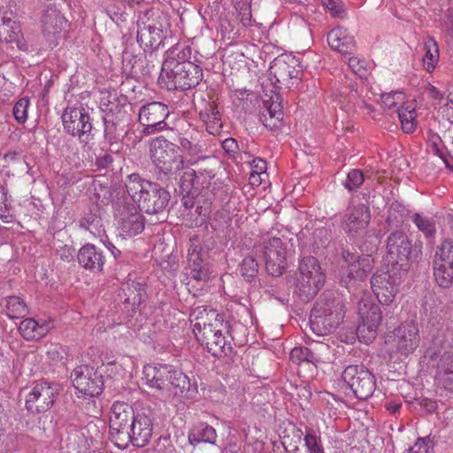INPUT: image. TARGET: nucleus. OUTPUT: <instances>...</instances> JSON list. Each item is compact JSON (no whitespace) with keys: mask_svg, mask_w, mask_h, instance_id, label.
Here are the masks:
<instances>
[{"mask_svg":"<svg viewBox=\"0 0 453 453\" xmlns=\"http://www.w3.org/2000/svg\"><path fill=\"white\" fill-rule=\"evenodd\" d=\"M163 41L162 25L154 19L144 20L140 18L137 21V42L144 50H156Z\"/></svg>","mask_w":453,"mask_h":453,"instance_id":"23","label":"nucleus"},{"mask_svg":"<svg viewBox=\"0 0 453 453\" xmlns=\"http://www.w3.org/2000/svg\"><path fill=\"white\" fill-rule=\"evenodd\" d=\"M207 251L201 246L198 236L194 235L189 238V247L188 250V272L187 285L196 287V283L203 288L209 279V269L206 263Z\"/></svg>","mask_w":453,"mask_h":453,"instance_id":"11","label":"nucleus"},{"mask_svg":"<svg viewBox=\"0 0 453 453\" xmlns=\"http://www.w3.org/2000/svg\"><path fill=\"white\" fill-rule=\"evenodd\" d=\"M398 118L402 124V128L405 133H411L416 127L415 124V108L411 104L401 106L397 109Z\"/></svg>","mask_w":453,"mask_h":453,"instance_id":"44","label":"nucleus"},{"mask_svg":"<svg viewBox=\"0 0 453 453\" xmlns=\"http://www.w3.org/2000/svg\"><path fill=\"white\" fill-rule=\"evenodd\" d=\"M302 73L301 64L295 56L285 54L276 58L269 69V80L277 88H290Z\"/></svg>","mask_w":453,"mask_h":453,"instance_id":"10","label":"nucleus"},{"mask_svg":"<svg viewBox=\"0 0 453 453\" xmlns=\"http://www.w3.org/2000/svg\"><path fill=\"white\" fill-rule=\"evenodd\" d=\"M240 273L247 281H251L258 273V264L253 257H246L240 265Z\"/></svg>","mask_w":453,"mask_h":453,"instance_id":"48","label":"nucleus"},{"mask_svg":"<svg viewBox=\"0 0 453 453\" xmlns=\"http://www.w3.org/2000/svg\"><path fill=\"white\" fill-rule=\"evenodd\" d=\"M180 148L189 156H199L203 151V145L185 137L180 138Z\"/></svg>","mask_w":453,"mask_h":453,"instance_id":"56","label":"nucleus"},{"mask_svg":"<svg viewBox=\"0 0 453 453\" xmlns=\"http://www.w3.org/2000/svg\"><path fill=\"white\" fill-rule=\"evenodd\" d=\"M191 62V48L185 44L176 43L165 52L161 73L180 66L184 63Z\"/></svg>","mask_w":453,"mask_h":453,"instance_id":"28","label":"nucleus"},{"mask_svg":"<svg viewBox=\"0 0 453 453\" xmlns=\"http://www.w3.org/2000/svg\"><path fill=\"white\" fill-rule=\"evenodd\" d=\"M342 377L357 399L366 400L375 391V377L363 365L347 366L342 372Z\"/></svg>","mask_w":453,"mask_h":453,"instance_id":"12","label":"nucleus"},{"mask_svg":"<svg viewBox=\"0 0 453 453\" xmlns=\"http://www.w3.org/2000/svg\"><path fill=\"white\" fill-rule=\"evenodd\" d=\"M200 119L204 123L206 130L212 135L221 132L223 124L218 106L214 102H207L199 111Z\"/></svg>","mask_w":453,"mask_h":453,"instance_id":"32","label":"nucleus"},{"mask_svg":"<svg viewBox=\"0 0 453 453\" xmlns=\"http://www.w3.org/2000/svg\"><path fill=\"white\" fill-rule=\"evenodd\" d=\"M372 259L370 256H363L356 262L348 265L346 273L342 277V281L347 288L350 287L351 282L364 280L372 270Z\"/></svg>","mask_w":453,"mask_h":453,"instance_id":"29","label":"nucleus"},{"mask_svg":"<svg viewBox=\"0 0 453 453\" xmlns=\"http://www.w3.org/2000/svg\"><path fill=\"white\" fill-rule=\"evenodd\" d=\"M410 453H427L428 447L424 439L418 438L415 445L410 448Z\"/></svg>","mask_w":453,"mask_h":453,"instance_id":"63","label":"nucleus"},{"mask_svg":"<svg viewBox=\"0 0 453 453\" xmlns=\"http://www.w3.org/2000/svg\"><path fill=\"white\" fill-rule=\"evenodd\" d=\"M79 265L86 270L92 273H99L103 271L104 265V257L100 249L94 244H85L77 254Z\"/></svg>","mask_w":453,"mask_h":453,"instance_id":"26","label":"nucleus"},{"mask_svg":"<svg viewBox=\"0 0 453 453\" xmlns=\"http://www.w3.org/2000/svg\"><path fill=\"white\" fill-rule=\"evenodd\" d=\"M404 99L403 94L400 91H393L383 94L381 96V104L386 109H392Z\"/></svg>","mask_w":453,"mask_h":453,"instance_id":"55","label":"nucleus"},{"mask_svg":"<svg viewBox=\"0 0 453 453\" xmlns=\"http://www.w3.org/2000/svg\"><path fill=\"white\" fill-rule=\"evenodd\" d=\"M143 379L146 384L160 391L169 390L171 367L166 365H147L143 367Z\"/></svg>","mask_w":453,"mask_h":453,"instance_id":"25","label":"nucleus"},{"mask_svg":"<svg viewBox=\"0 0 453 453\" xmlns=\"http://www.w3.org/2000/svg\"><path fill=\"white\" fill-rule=\"evenodd\" d=\"M73 387L83 396L96 397L104 389L103 375L88 365L76 367L71 374Z\"/></svg>","mask_w":453,"mask_h":453,"instance_id":"17","label":"nucleus"},{"mask_svg":"<svg viewBox=\"0 0 453 453\" xmlns=\"http://www.w3.org/2000/svg\"><path fill=\"white\" fill-rule=\"evenodd\" d=\"M360 322L357 328V336L368 344L377 335V329L382 320V311L369 293H365L357 303Z\"/></svg>","mask_w":453,"mask_h":453,"instance_id":"6","label":"nucleus"},{"mask_svg":"<svg viewBox=\"0 0 453 453\" xmlns=\"http://www.w3.org/2000/svg\"><path fill=\"white\" fill-rule=\"evenodd\" d=\"M58 385L45 380L36 382L26 396V408L31 413L50 410L58 395Z\"/></svg>","mask_w":453,"mask_h":453,"instance_id":"14","label":"nucleus"},{"mask_svg":"<svg viewBox=\"0 0 453 453\" xmlns=\"http://www.w3.org/2000/svg\"><path fill=\"white\" fill-rule=\"evenodd\" d=\"M235 9L238 12V19L243 27H258L262 25L253 19L251 14V6L248 2H238L235 4Z\"/></svg>","mask_w":453,"mask_h":453,"instance_id":"47","label":"nucleus"},{"mask_svg":"<svg viewBox=\"0 0 453 453\" xmlns=\"http://www.w3.org/2000/svg\"><path fill=\"white\" fill-rule=\"evenodd\" d=\"M169 114L168 106L161 102L154 101L141 106L138 121L143 127L142 134L151 135L166 129L165 119Z\"/></svg>","mask_w":453,"mask_h":453,"instance_id":"15","label":"nucleus"},{"mask_svg":"<svg viewBox=\"0 0 453 453\" xmlns=\"http://www.w3.org/2000/svg\"><path fill=\"white\" fill-rule=\"evenodd\" d=\"M190 320L193 323L194 334L213 326L216 322H227L224 314L207 306L195 307L190 313Z\"/></svg>","mask_w":453,"mask_h":453,"instance_id":"24","label":"nucleus"},{"mask_svg":"<svg viewBox=\"0 0 453 453\" xmlns=\"http://www.w3.org/2000/svg\"><path fill=\"white\" fill-rule=\"evenodd\" d=\"M42 31L45 35L60 34L65 23V18L54 8H48L42 18Z\"/></svg>","mask_w":453,"mask_h":453,"instance_id":"35","label":"nucleus"},{"mask_svg":"<svg viewBox=\"0 0 453 453\" xmlns=\"http://www.w3.org/2000/svg\"><path fill=\"white\" fill-rule=\"evenodd\" d=\"M0 40L6 42H15L19 50H28V45L25 41L19 22L4 15L0 18Z\"/></svg>","mask_w":453,"mask_h":453,"instance_id":"27","label":"nucleus"},{"mask_svg":"<svg viewBox=\"0 0 453 453\" xmlns=\"http://www.w3.org/2000/svg\"><path fill=\"white\" fill-rule=\"evenodd\" d=\"M168 382L169 390H165V392H173L174 395L180 397H188L190 383L183 372L171 368V379L168 380Z\"/></svg>","mask_w":453,"mask_h":453,"instance_id":"38","label":"nucleus"},{"mask_svg":"<svg viewBox=\"0 0 453 453\" xmlns=\"http://www.w3.org/2000/svg\"><path fill=\"white\" fill-rule=\"evenodd\" d=\"M180 188L188 191L192 188L196 189L209 188V181L207 180H201V176L197 175L196 170L187 168L180 177Z\"/></svg>","mask_w":453,"mask_h":453,"instance_id":"40","label":"nucleus"},{"mask_svg":"<svg viewBox=\"0 0 453 453\" xmlns=\"http://www.w3.org/2000/svg\"><path fill=\"white\" fill-rule=\"evenodd\" d=\"M151 158L156 167L165 174L176 173L183 168V157L179 147L158 137L152 142Z\"/></svg>","mask_w":453,"mask_h":453,"instance_id":"7","label":"nucleus"},{"mask_svg":"<svg viewBox=\"0 0 453 453\" xmlns=\"http://www.w3.org/2000/svg\"><path fill=\"white\" fill-rule=\"evenodd\" d=\"M127 194L137 203L140 211L148 214L163 211L170 199L169 192L158 184L143 180L137 173H132L126 180Z\"/></svg>","mask_w":453,"mask_h":453,"instance_id":"1","label":"nucleus"},{"mask_svg":"<svg viewBox=\"0 0 453 453\" xmlns=\"http://www.w3.org/2000/svg\"><path fill=\"white\" fill-rule=\"evenodd\" d=\"M252 173H263L266 170V162L262 158H255L251 163Z\"/></svg>","mask_w":453,"mask_h":453,"instance_id":"64","label":"nucleus"},{"mask_svg":"<svg viewBox=\"0 0 453 453\" xmlns=\"http://www.w3.org/2000/svg\"><path fill=\"white\" fill-rule=\"evenodd\" d=\"M203 79V71L194 62L184 63L173 69L160 73L159 81L167 89L187 90L197 86Z\"/></svg>","mask_w":453,"mask_h":453,"instance_id":"8","label":"nucleus"},{"mask_svg":"<svg viewBox=\"0 0 453 453\" xmlns=\"http://www.w3.org/2000/svg\"><path fill=\"white\" fill-rule=\"evenodd\" d=\"M217 438L215 429L206 423H200L194 426L188 434V441L191 444L205 442L214 444Z\"/></svg>","mask_w":453,"mask_h":453,"instance_id":"37","label":"nucleus"},{"mask_svg":"<svg viewBox=\"0 0 453 453\" xmlns=\"http://www.w3.org/2000/svg\"><path fill=\"white\" fill-rule=\"evenodd\" d=\"M436 380L440 386L449 391H453V352H444L441 357Z\"/></svg>","mask_w":453,"mask_h":453,"instance_id":"33","label":"nucleus"},{"mask_svg":"<svg viewBox=\"0 0 453 453\" xmlns=\"http://www.w3.org/2000/svg\"><path fill=\"white\" fill-rule=\"evenodd\" d=\"M373 293L375 294L378 301L384 305L390 304L395 296V294L398 291V288H395V287H388V288H372Z\"/></svg>","mask_w":453,"mask_h":453,"instance_id":"49","label":"nucleus"},{"mask_svg":"<svg viewBox=\"0 0 453 453\" xmlns=\"http://www.w3.org/2000/svg\"><path fill=\"white\" fill-rule=\"evenodd\" d=\"M259 252L263 254L265 269L273 276H280L287 267V249L279 237L264 239L259 246Z\"/></svg>","mask_w":453,"mask_h":453,"instance_id":"16","label":"nucleus"},{"mask_svg":"<svg viewBox=\"0 0 453 453\" xmlns=\"http://www.w3.org/2000/svg\"><path fill=\"white\" fill-rule=\"evenodd\" d=\"M349 67L360 79H366L369 74L366 62L356 57L349 58Z\"/></svg>","mask_w":453,"mask_h":453,"instance_id":"53","label":"nucleus"},{"mask_svg":"<svg viewBox=\"0 0 453 453\" xmlns=\"http://www.w3.org/2000/svg\"><path fill=\"white\" fill-rule=\"evenodd\" d=\"M424 49L426 50V54L423 61L426 65V70L430 71L434 68V65L439 59L438 44L434 38L429 37L424 43Z\"/></svg>","mask_w":453,"mask_h":453,"instance_id":"46","label":"nucleus"},{"mask_svg":"<svg viewBox=\"0 0 453 453\" xmlns=\"http://www.w3.org/2000/svg\"><path fill=\"white\" fill-rule=\"evenodd\" d=\"M327 42L332 50L343 56L352 54L356 48L354 38L348 35L346 30L339 27L327 34Z\"/></svg>","mask_w":453,"mask_h":453,"instance_id":"30","label":"nucleus"},{"mask_svg":"<svg viewBox=\"0 0 453 453\" xmlns=\"http://www.w3.org/2000/svg\"><path fill=\"white\" fill-rule=\"evenodd\" d=\"M121 291L125 296L124 303L133 308L140 305L145 294L143 285L134 280L123 284Z\"/></svg>","mask_w":453,"mask_h":453,"instance_id":"39","label":"nucleus"},{"mask_svg":"<svg viewBox=\"0 0 453 453\" xmlns=\"http://www.w3.org/2000/svg\"><path fill=\"white\" fill-rule=\"evenodd\" d=\"M323 5L334 18H342L344 14V6L341 0H328Z\"/></svg>","mask_w":453,"mask_h":453,"instance_id":"59","label":"nucleus"},{"mask_svg":"<svg viewBox=\"0 0 453 453\" xmlns=\"http://www.w3.org/2000/svg\"><path fill=\"white\" fill-rule=\"evenodd\" d=\"M246 328L241 323L234 322L229 324L227 322H216L213 326L208 327L195 334L197 341L204 345L208 352L212 356L220 357L227 355L231 350L229 341L226 339L227 334L233 341L242 342L238 333L245 332Z\"/></svg>","mask_w":453,"mask_h":453,"instance_id":"3","label":"nucleus"},{"mask_svg":"<svg viewBox=\"0 0 453 453\" xmlns=\"http://www.w3.org/2000/svg\"><path fill=\"white\" fill-rule=\"evenodd\" d=\"M304 441L308 449V453H324L320 437L318 436L314 431L310 430L306 433Z\"/></svg>","mask_w":453,"mask_h":453,"instance_id":"50","label":"nucleus"},{"mask_svg":"<svg viewBox=\"0 0 453 453\" xmlns=\"http://www.w3.org/2000/svg\"><path fill=\"white\" fill-rule=\"evenodd\" d=\"M412 222L418 229L423 233L426 238L434 239L436 234V225L433 218L414 213L411 217Z\"/></svg>","mask_w":453,"mask_h":453,"instance_id":"43","label":"nucleus"},{"mask_svg":"<svg viewBox=\"0 0 453 453\" xmlns=\"http://www.w3.org/2000/svg\"><path fill=\"white\" fill-rule=\"evenodd\" d=\"M412 244L407 234L400 230L393 231L387 239V260L392 266L408 272Z\"/></svg>","mask_w":453,"mask_h":453,"instance_id":"13","label":"nucleus"},{"mask_svg":"<svg viewBox=\"0 0 453 453\" xmlns=\"http://www.w3.org/2000/svg\"><path fill=\"white\" fill-rule=\"evenodd\" d=\"M104 137L111 143H114L119 137L118 127L122 121H115V119H104Z\"/></svg>","mask_w":453,"mask_h":453,"instance_id":"52","label":"nucleus"},{"mask_svg":"<svg viewBox=\"0 0 453 453\" xmlns=\"http://www.w3.org/2000/svg\"><path fill=\"white\" fill-rule=\"evenodd\" d=\"M211 225L214 230L223 232L230 226V218L226 211H219L215 214Z\"/></svg>","mask_w":453,"mask_h":453,"instance_id":"58","label":"nucleus"},{"mask_svg":"<svg viewBox=\"0 0 453 453\" xmlns=\"http://www.w3.org/2000/svg\"><path fill=\"white\" fill-rule=\"evenodd\" d=\"M29 100L26 97L19 99L13 107V115L19 123H25L27 119Z\"/></svg>","mask_w":453,"mask_h":453,"instance_id":"54","label":"nucleus"},{"mask_svg":"<svg viewBox=\"0 0 453 453\" xmlns=\"http://www.w3.org/2000/svg\"><path fill=\"white\" fill-rule=\"evenodd\" d=\"M19 331L26 340L32 341L43 337L48 332V326L40 325L36 320L29 318L19 323Z\"/></svg>","mask_w":453,"mask_h":453,"instance_id":"36","label":"nucleus"},{"mask_svg":"<svg viewBox=\"0 0 453 453\" xmlns=\"http://www.w3.org/2000/svg\"><path fill=\"white\" fill-rule=\"evenodd\" d=\"M295 292L303 300L312 299L325 283V274L319 260L307 256L300 259L294 275Z\"/></svg>","mask_w":453,"mask_h":453,"instance_id":"4","label":"nucleus"},{"mask_svg":"<svg viewBox=\"0 0 453 453\" xmlns=\"http://www.w3.org/2000/svg\"><path fill=\"white\" fill-rule=\"evenodd\" d=\"M6 315L11 319L22 318L27 314V307L23 299L12 296L4 299Z\"/></svg>","mask_w":453,"mask_h":453,"instance_id":"42","label":"nucleus"},{"mask_svg":"<svg viewBox=\"0 0 453 453\" xmlns=\"http://www.w3.org/2000/svg\"><path fill=\"white\" fill-rule=\"evenodd\" d=\"M344 318V303L339 296L325 292L315 303L311 313V326L318 334L334 332Z\"/></svg>","mask_w":453,"mask_h":453,"instance_id":"2","label":"nucleus"},{"mask_svg":"<svg viewBox=\"0 0 453 453\" xmlns=\"http://www.w3.org/2000/svg\"><path fill=\"white\" fill-rule=\"evenodd\" d=\"M127 99L119 98L116 96H108L101 102V110L104 113L103 119H115V121H123L127 115Z\"/></svg>","mask_w":453,"mask_h":453,"instance_id":"31","label":"nucleus"},{"mask_svg":"<svg viewBox=\"0 0 453 453\" xmlns=\"http://www.w3.org/2000/svg\"><path fill=\"white\" fill-rule=\"evenodd\" d=\"M407 272L398 269L396 266H392L391 269L374 274L371 279L372 288H383L395 287L401 284L403 278L406 275Z\"/></svg>","mask_w":453,"mask_h":453,"instance_id":"34","label":"nucleus"},{"mask_svg":"<svg viewBox=\"0 0 453 453\" xmlns=\"http://www.w3.org/2000/svg\"><path fill=\"white\" fill-rule=\"evenodd\" d=\"M135 414L133 407L125 402H116L111 406L109 438L119 449L129 445L128 429Z\"/></svg>","mask_w":453,"mask_h":453,"instance_id":"5","label":"nucleus"},{"mask_svg":"<svg viewBox=\"0 0 453 453\" xmlns=\"http://www.w3.org/2000/svg\"><path fill=\"white\" fill-rule=\"evenodd\" d=\"M115 220L121 235L134 236L144 229V219L134 203H118L115 207Z\"/></svg>","mask_w":453,"mask_h":453,"instance_id":"18","label":"nucleus"},{"mask_svg":"<svg viewBox=\"0 0 453 453\" xmlns=\"http://www.w3.org/2000/svg\"><path fill=\"white\" fill-rule=\"evenodd\" d=\"M222 148L226 153L234 156L238 150V144L235 139L227 138L222 142Z\"/></svg>","mask_w":453,"mask_h":453,"instance_id":"62","label":"nucleus"},{"mask_svg":"<svg viewBox=\"0 0 453 453\" xmlns=\"http://www.w3.org/2000/svg\"><path fill=\"white\" fill-rule=\"evenodd\" d=\"M428 139L432 145L434 153L439 157H442L443 151L440 148V145L442 142L441 137L437 134L430 133Z\"/></svg>","mask_w":453,"mask_h":453,"instance_id":"61","label":"nucleus"},{"mask_svg":"<svg viewBox=\"0 0 453 453\" xmlns=\"http://www.w3.org/2000/svg\"><path fill=\"white\" fill-rule=\"evenodd\" d=\"M138 59L127 50H125L122 55V69L124 73L129 75L136 74L135 65Z\"/></svg>","mask_w":453,"mask_h":453,"instance_id":"57","label":"nucleus"},{"mask_svg":"<svg viewBox=\"0 0 453 453\" xmlns=\"http://www.w3.org/2000/svg\"><path fill=\"white\" fill-rule=\"evenodd\" d=\"M436 283L444 288L453 285V238L446 237L436 246L433 257Z\"/></svg>","mask_w":453,"mask_h":453,"instance_id":"9","label":"nucleus"},{"mask_svg":"<svg viewBox=\"0 0 453 453\" xmlns=\"http://www.w3.org/2000/svg\"><path fill=\"white\" fill-rule=\"evenodd\" d=\"M62 119L65 130L73 136L81 137L92 130L90 117L82 107L66 108Z\"/></svg>","mask_w":453,"mask_h":453,"instance_id":"20","label":"nucleus"},{"mask_svg":"<svg viewBox=\"0 0 453 453\" xmlns=\"http://www.w3.org/2000/svg\"><path fill=\"white\" fill-rule=\"evenodd\" d=\"M364 173L361 170L352 169L347 174L346 180L344 182V187L349 190H355L358 188L364 182Z\"/></svg>","mask_w":453,"mask_h":453,"instance_id":"51","label":"nucleus"},{"mask_svg":"<svg viewBox=\"0 0 453 453\" xmlns=\"http://www.w3.org/2000/svg\"><path fill=\"white\" fill-rule=\"evenodd\" d=\"M395 341L397 350L408 356L419 345L420 337L418 324L413 321H406L401 324L395 333Z\"/></svg>","mask_w":453,"mask_h":453,"instance_id":"22","label":"nucleus"},{"mask_svg":"<svg viewBox=\"0 0 453 453\" xmlns=\"http://www.w3.org/2000/svg\"><path fill=\"white\" fill-rule=\"evenodd\" d=\"M370 219L371 213L366 205L364 203L355 205L350 203L342 217L341 226L348 236L357 237L365 232Z\"/></svg>","mask_w":453,"mask_h":453,"instance_id":"19","label":"nucleus"},{"mask_svg":"<svg viewBox=\"0 0 453 453\" xmlns=\"http://www.w3.org/2000/svg\"><path fill=\"white\" fill-rule=\"evenodd\" d=\"M283 119V112L280 104L273 103L262 113L260 119L264 126L270 130L277 129Z\"/></svg>","mask_w":453,"mask_h":453,"instance_id":"41","label":"nucleus"},{"mask_svg":"<svg viewBox=\"0 0 453 453\" xmlns=\"http://www.w3.org/2000/svg\"><path fill=\"white\" fill-rule=\"evenodd\" d=\"M342 256L344 262L348 265L363 257V256H360L354 248L344 249L342 250Z\"/></svg>","mask_w":453,"mask_h":453,"instance_id":"60","label":"nucleus"},{"mask_svg":"<svg viewBox=\"0 0 453 453\" xmlns=\"http://www.w3.org/2000/svg\"><path fill=\"white\" fill-rule=\"evenodd\" d=\"M130 434L129 444L135 447L146 446L153 434V419L150 411L136 412L128 429Z\"/></svg>","mask_w":453,"mask_h":453,"instance_id":"21","label":"nucleus"},{"mask_svg":"<svg viewBox=\"0 0 453 453\" xmlns=\"http://www.w3.org/2000/svg\"><path fill=\"white\" fill-rule=\"evenodd\" d=\"M290 359L293 363L300 364L301 362H308L317 365L320 362L319 357L313 351L306 347H296L290 351Z\"/></svg>","mask_w":453,"mask_h":453,"instance_id":"45","label":"nucleus"}]
</instances>
